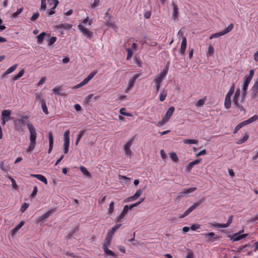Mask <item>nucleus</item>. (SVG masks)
Returning a JSON list of instances; mask_svg holds the SVG:
<instances>
[{
    "label": "nucleus",
    "mask_w": 258,
    "mask_h": 258,
    "mask_svg": "<svg viewBox=\"0 0 258 258\" xmlns=\"http://www.w3.org/2000/svg\"><path fill=\"white\" fill-rule=\"evenodd\" d=\"M249 138V134L248 133H246L243 137L239 140L237 142V144H241L242 143H243L244 142H245Z\"/></svg>",
    "instance_id": "obj_37"
},
{
    "label": "nucleus",
    "mask_w": 258,
    "mask_h": 258,
    "mask_svg": "<svg viewBox=\"0 0 258 258\" xmlns=\"http://www.w3.org/2000/svg\"><path fill=\"white\" fill-rule=\"evenodd\" d=\"M56 41V37L53 36L51 37L48 40V43L49 45H52Z\"/></svg>",
    "instance_id": "obj_56"
},
{
    "label": "nucleus",
    "mask_w": 258,
    "mask_h": 258,
    "mask_svg": "<svg viewBox=\"0 0 258 258\" xmlns=\"http://www.w3.org/2000/svg\"><path fill=\"white\" fill-rule=\"evenodd\" d=\"M143 191H144V189H138L133 196L128 198L127 202L134 201L136 200L143 194Z\"/></svg>",
    "instance_id": "obj_16"
},
{
    "label": "nucleus",
    "mask_w": 258,
    "mask_h": 258,
    "mask_svg": "<svg viewBox=\"0 0 258 258\" xmlns=\"http://www.w3.org/2000/svg\"><path fill=\"white\" fill-rule=\"evenodd\" d=\"M121 226V224H116L115 225L112 227V228L110 230L108 233L111 236H113L116 231Z\"/></svg>",
    "instance_id": "obj_30"
},
{
    "label": "nucleus",
    "mask_w": 258,
    "mask_h": 258,
    "mask_svg": "<svg viewBox=\"0 0 258 258\" xmlns=\"http://www.w3.org/2000/svg\"><path fill=\"white\" fill-rule=\"evenodd\" d=\"M234 91L235 84H233L227 93L224 99V107L227 109L230 108L231 107V96L233 94Z\"/></svg>",
    "instance_id": "obj_4"
},
{
    "label": "nucleus",
    "mask_w": 258,
    "mask_h": 258,
    "mask_svg": "<svg viewBox=\"0 0 258 258\" xmlns=\"http://www.w3.org/2000/svg\"><path fill=\"white\" fill-rule=\"evenodd\" d=\"M200 225L198 224H193L191 225V227H190V229L192 230H197V229H199L200 228Z\"/></svg>",
    "instance_id": "obj_59"
},
{
    "label": "nucleus",
    "mask_w": 258,
    "mask_h": 258,
    "mask_svg": "<svg viewBox=\"0 0 258 258\" xmlns=\"http://www.w3.org/2000/svg\"><path fill=\"white\" fill-rule=\"evenodd\" d=\"M167 92L166 90H165V89L162 90L160 94V101L161 102L163 101L165 99L167 96Z\"/></svg>",
    "instance_id": "obj_34"
},
{
    "label": "nucleus",
    "mask_w": 258,
    "mask_h": 258,
    "mask_svg": "<svg viewBox=\"0 0 258 258\" xmlns=\"http://www.w3.org/2000/svg\"><path fill=\"white\" fill-rule=\"evenodd\" d=\"M18 65L17 64H14L9 68L4 73V75H7L13 73L17 68Z\"/></svg>",
    "instance_id": "obj_33"
},
{
    "label": "nucleus",
    "mask_w": 258,
    "mask_h": 258,
    "mask_svg": "<svg viewBox=\"0 0 258 258\" xmlns=\"http://www.w3.org/2000/svg\"><path fill=\"white\" fill-rule=\"evenodd\" d=\"M139 74H135L129 80L125 92L128 93L135 85L137 79L139 77Z\"/></svg>",
    "instance_id": "obj_11"
},
{
    "label": "nucleus",
    "mask_w": 258,
    "mask_h": 258,
    "mask_svg": "<svg viewBox=\"0 0 258 258\" xmlns=\"http://www.w3.org/2000/svg\"><path fill=\"white\" fill-rule=\"evenodd\" d=\"M25 222L24 221H21L18 225H17L15 228L11 230L10 233L13 236H14L18 231L24 225Z\"/></svg>",
    "instance_id": "obj_23"
},
{
    "label": "nucleus",
    "mask_w": 258,
    "mask_h": 258,
    "mask_svg": "<svg viewBox=\"0 0 258 258\" xmlns=\"http://www.w3.org/2000/svg\"><path fill=\"white\" fill-rule=\"evenodd\" d=\"M246 96V95L241 93L239 88H237L232 98L233 105L236 108H238L241 111H245L243 104L245 102Z\"/></svg>",
    "instance_id": "obj_2"
},
{
    "label": "nucleus",
    "mask_w": 258,
    "mask_h": 258,
    "mask_svg": "<svg viewBox=\"0 0 258 258\" xmlns=\"http://www.w3.org/2000/svg\"><path fill=\"white\" fill-rule=\"evenodd\" d=\"M206 154V151L205 149H204L202 151H201L200 152H199L198 153H197L196 156L197 157H199V156H202V155H204Z\"/></svg>",
    "instance_id": "obj_64"
},
{
    "label": "nucleus",
    "mask_w": 258,
    "mask_h": 258,
    "mask_svg": "<svg viewBox=\"0 0 258 258\" xmlns=\"http://www.w3.org/2000/svg\"><path fill=\"white\" fill-rule=\"evenodd\" d=\"M126 109L125 108H121L119 110V113L125 116H132V114L130 113H127L125 112Z\"/></svg>",
    "instance_id": "obj_44"
},
{
    "label": "nucleus",
    "mask_w": 258,
    "mask_h": 258,
    "mask_svg": "<svg viewBox=\"0 0 258 258\" xmlns=\"http://www.w3.org/2000/svg\"><path fill=\"white\" fill-rule=\"evenodd\" d=\"M80 169L81 172H82V173L84 175H85V176H86L88 177H90V174L89 172V171L87 170L86 168H85L84 166H81L80 167Z\"/></svg>",
    "instance_id": "obj_39"
},
{
    "label": "nucleus",
    "mask_w": 258,
    "mask_h": 258,
    "mask_svg": "<svg viewBox=\"0 0 258 258\" xmlns=\"http://www.w3.org/2000/svg\"><path fill=\"white\" fill-rule=\"evenodd\" d=\"M105 25L106 26H107L108 27L112 28L113 30H114L115 31H116L118 29V27L115 25V24L112 21H110V20L108 21H107L105 22Z\"/></svg>",
    "instance_id": "obj_28"
},
{
    "label": "nucleus",
    "mask_w": 258,
    "mask_h": 258,
    "mask_svg": "<svg viewBox=\"0 0 258 258\" xmlns=\"http://www.w3.org/2000/svg\"><path fill=\"white\" fill-rule=\"evenodd\" d=\"M51 213V211H49L43 214V215H41L40 216L37 217L36 219V222L39 223V222L42 221L43 220H44V219L48 218L49 217V216L50 215Z\"/></svg>",
    "instance_id": "obj_26"
},
{
    "label": "nucleus",
    "mask_w": 258,
    "mask_h": 258,
    "mask_svg": "<svg viewBox=\"0 0 258 258\" xmlns=\"http://www.w3.org/2000/svg\"><path fill=\"white\" fill-rule=\"evenodd\" d=\"M49 140V149L48 153L50 154L52 150L53 147V136L51 132H49L47 134Z\"/></svg>",
    "instance_id": "obj_18"
},
{
    "label": "nucleus",
    "mask_w": 258,
    "mask_h": 258,
    "mask_svg": "<svg viewBox=\"0 0 258 258\" xmlns=\"http://www.w3.org/2000/svg\"><path fill=\"white\" fill-rule=\"evenodd\" d=\"M23 10V8L18 9L15 13H14L12 14V18H17L19 16V15L22 12Z\"/></svg>",
    "instance_id": "obj_42"
},
{
    "label": "nucleus",
    "mask_w": 258,
    "mask_h": 258,
    "mask_svg": "<svg viewBox=\"0 0 258 258\" xmlns=\"http://www.w3.org/2000/svg\"><path fill=\"white\" fill-rule=\"evenodd\" d=\"M172 5L173 7L172 18L176 21L178 19V8L173 2H172Z\"/></svg>",
    "instance_id": "obj_17"
},
{
    "label": "nucleus",
    "mask_w": 258,
    "mask_h": 258,
    "mask_svg": "<svg viewBox=\"0 0 258 258\" xmlns=\"http://www.w3.org/2000/svg\"><path fill=\"white\" fill-rule=\"evenodd\" d=\"M174 110L175 108L173 106L170 107L166 111V114L163 117L162 120L158 122V125L159 126H161L163 125L165 123L167 122L172 116Z\"/></svg>",
    "instance_id": "obj_6"
},
{
    "label": "nucleus",
    "mask_w": 258,
    "mask_h": 258,
    "mask_svg": "<svg viewBox=\"0 0 258 258\" xmlns=\"http://www.w3.org/2000/svg\"><path fill=\"white\" fill-rule=\"evenodd\" d=\"M99 3H100V0H94V2L93 3V4L91 5V7L92 8L95 9L96 8H97L98 6Z\"/></svg>",
    "instance_id": "obj_61"
},
{
    "label": "nucleus",
    "mask_w": 258,
    "mask_h": 258,
    "mask_svg": "<svg viewBox=\"0 0 258 258\" xmlns=\"http://www.w3.org/2000/svg\"><path fill=\"white\" fill-rule=\"evenodd\" d=\"M206 237L209 239H213L214 241L217 240L218 238L215 237V234L214 232H210L208 233L203 234Z\"/></svg>",
    "instance_id": "obj_35"
},
{
    "label": "nucleus",
    "mask_w": 258,
    "mask_h": 258,
    "mask_svg": "<svg viewBox=\"0 0 258 258\" xmlns=\"http://www.w3.org/2000/svg\"><path fill=\"white\" fill-rule=\"evenodd\" d=\"M93 23V19L87 17L82 20L78 26V28L82 34L88 39L91 38L93 36V32L88 28Z\"/></svg>",
    "instance_id": "obj_1"
},
{
    "label": "nucleus",
    "mask_w": 258,
    "mask_h": 258,
    "mask_svg": "<svg viewBox=\"0 0 258 258\" xmlns=\"http://www.w3.org/2000/svg\"><path fill=\"white\" fill-rule=\"evenodd\" d=\"M250 81L243 80V84L242 85L241 93L246 95L247 90Z\"/></svg>",
    "instance_id": "obj_24"
},
{
    "label": "nucleus",
    "mask_w": 258,
    "mask_h": 258,
    "mask_svg": "<svg viewBox=\"0 0 258 258\" xmlns=\"http://www.w3.org/2000/svg\"><path fill=\"white\" fill-rule=\"evenodd\" d=\"M233 27H234V25L233 24H229L228 26V27L224 30L211 35L210 37V39H212L214 38H217L220 36H221L226 34L227 33L230 32L233 29Z\"/></svg>",
    "instance_id": "obj_8"
},
{
    "label": "nucleus",
    "mask_w": 258,
    "mask_h": 258,
    "mask_svg": "<svg viewBox=\"0 0 258 258\" xmlns=\"http://www.w3.org/2000/svg\"><path fill=\"white\" fill-rule=\"evenodd\" d=\"M27 125L30 133V143L26 151L27 152L31 153L34 150L36 145L37 133L35 128L31 123L28 122Z\"/></svg>",
    "instance_id": "obj_3"
},
{
    "label": "nucleus",
    "mask_w": 258,
    "mask_h": 258,
    "mask_svg": "<svg viewBox=\"0 0 258 258\" xmlns=\"http://www.w3.org/2000/svg\"><path fill=\"white\" fill-rule=\"evenodd\" d=\"M232 219H233V216L231 215L229 217L227 223H225V224H223V226H224V228L228 227L231 224V223H232Z\"/></svg>",
    "instance_id": "obj_52"
},
{
    "label": "nucleus",
    "mask_w": 258,
    "mask_h": 258,
    "mask_svg": "<svg viewBox=\"0 0 258 258\" xmlns=\"http://www.w3.org/2000/svg\"><path fill=\"white\" fill-rule=\"evenodd\" d=\"M84 135V132L83 131H80L79 133V135H78L77 136V138L76 139V142H75V144H76V145H78L79 142L80 141L82 137H83V136Z\"/></svg>",
    "instance_id": "obj_48"
},
{
    "label": "nucleus",
    "mask_w": 258,
    "mask_h": 258,
    "mask_svg": "<svg viewBox=\"0 0 258 258\" xmlns=\"http://www.w3.org/2000/svg\"><path fill=\"white\" fill-rule=\"evenodd\" d=\"M47 1L50 5H53V7H52L53 10H55L59 3L57 0H47Z\"/></svg>",
    "instance_id": "obj_43"
},
{
    "label": "nucleus",
    "mask_w": 258,
    "mask_h": 258,
    "mask_svg": "<svg viewBox=\"0 0 258 258\" xmlns=\"http://www.w3.org/2000/svg\"><path fill=\"white\" fill-rule=\"evenodd\" d=\"M70 130H67L64 133L63 152L67 154L69 152L70 146Z\"/></svg>",
    "instance_id": "obj_9"
},
{
    "label": "nucleus",
    "mask_w": 258,
    "mask_h": 258,
    "mask_svg": "<svg viewBox=\"0 0 258 258\" xmlns=\"http://www.w3.org/2000/svg\"><path fill=\"white\" fill-rule=\"evenodd\" d=\"M12 111L9 109L3 110L2 112V124L5 125L7 121L11 119Z\"/></svg>",
    "instance_id": "obj_10"
},
{
    "label": "nucleus",
    "mask_w": 258,
    "mask_h": 258,
    "mask_svg": "<svg viewBox=\"0 0 258 258\" xmlns=\"http://www.w3.org/2000/svg\"><path fill=\"white\" fill-rule=\"evenodd\" d=\"M39 17V14L38 12H36L33 14L32 16L31 17L30 19L31 20L34 21L36 20H37L38 17Z\"/></svg>",
    "instance_id": "obj_58"
},
{
    "label": "nucleus",
    "mask_w": 258,
    "mask_h": 258,
    "mask_svg": "<svg viewBox=\"0 0 258 258\" xmlns=\"http://www.w3.org/2000/svg\"><path fill=\"white\" fill-rule=\"evenodd\" d=\"M252 91H258V78L256 80L251 88Z\"/></svg>",
    "instance_id": "obj_57"
},
{
    "label": "nucleus",
    "mask_w": 258,
    "mask_h": 258,
    "mask_svg": "<svg viewBox=\"0 0 258 258\" xmlns=\"http://www.w3.org/2000/svg\"><path fill=\"white\" fill-rule=\"evenodd\" d=\"M9 179H10L11 181L12 182V186L14 189H18V185L16 183L15 180L12 177H10Z\"/></svg>",
    "instance_id": "obj_49"
},
{
    "label": "nucleus",
    "mask_w": 258,
    "mask_h": 258,
    "mask_svg": "<svg viewBox=\"0 0 258 258\" xmlns=\"http://www.w3.org/2000/svg\"><path fill=\"white\" fill-rule=\"evenodd\" d=\"M46 35V33L43 32L41 33L39 35L37 36V43L40 44L42 43L45 36Z\"/></svg>",
    "instance_id": "obj_31"
},
{
    "label": "nucleus",
    "mask_w": 258,
    "mask_h": 258,
    "mask_svg": "<svg viewBox=\"0 0 258 258\" xmlns=\"http://www.w3.org/2000/svg\"><path fill=\"white\" fill-rule=\"evenodd\" d=\"M130 209L129 206L125 205L124 206L122 211L119 215H118L116 218L117 221H120L122 218H123L125 215L127 214L128 210Z\"/></svg>",
    "instance_id": "obj_19"
},
{
    "label": "nucleus",
    "mask_w": 258,
    "mask_h": 258,
    "mask_svg": "<svg viewBox=\"0 0 258 258\" xmlns=\"http://www.w3.org/2000/svg\"><path fill=\"white\" fill-rule=\"evenodd\" d=\"M199 205V203H195L192 206L189 207L187 210H186L184 213L179 216V218L181 219L185 217L188 214H189L194 210H195Z\"/></svg>",
    "instance_id": "obj_15"
},
{
    "label": "nucleus",
    "mask_w": 258,
    "mask_h": 258,
    "mask_svg": "<svg viewBox=\"0 0 258 258\" xmlns=\"http://www.w3.org/2000/svg\"><path fill=\"white\" fill-rule=\"evenodd\" d=\"M61 91V87L59 86H56L54 87L53 90V93L55 95H59Z\"/></svg>",
    "instance_id": "obj_51"
},
{
    "label": "nucleus",
    "mask_w": 258,
    "mask_h": 258,
    "mask_svg": "<svg viewBox=\"0 0 258 258\" xmlns=\"http://www.w3.org/2000/svg\"><path fill=\"white\" fill-rule=\"evenodd\" d=\"M97 71H94L91 72L87 77L90 81L94 77V76L97 73Z\"/></svg>",
    "instance_id": "obj_60"
},
{
    "label": "nucleus",
    "mask_w": 258,
    "mask_h": 258,
    "mask_svg": "<svg viewBox=\"0 0 258 258\" xmlns=\"http://www.w3.org/2000/svg\"><path fill=\"white\" fill-rule=\"evenodd\" d=\"M133 139H130L125 143L123 147L124 154L126 157L129 158H131L132 155V152L130 148L133 144Z\"/></svg>",
    "instance_id": "obj_12"
},
{
    "label": "nucleus",
    "mask_w": 258,
    "mask_h": 258,
    "mask_svg": "<svg viewBox=\"0 0 258 258\" xmlns=\"http://www.w3.org/2000/svg\"><path fill=\"white\" fill-rule=\"evenodd\" d=\"M197 189L196 187H191L188 188H184L182 191L179 193V197H184L186 195H188L192 192Z\"/></svg>",
    "instance_id": "obj_20"
},
{
    "label": "nucleus",
    "mask_w": 258,
    "mask_h": 258,
    "mask_svg": "<svg viewBox=\"0 0 258 258\" xmlns=\"http://www.w3.org/2000/svg\"><path fill=\"white\" fill-rule=\"evenodd\" d=\"M126 51L127 52V55L126 57L127 60H130L133 56V52L131 48H127Z\"/></svg>",
    "instance_id": "obj_54"
},
{
    "label": "nucleus",
    "mask_w": 258,
    "mask_h": 258,
    "mask_svg": "<svg viewBox=\"0 0 258 258\" xmlns=\"http://www.w3.org/2000/svg\"><path fill=\"white\" fill-rule=\"evenodd\" d=\"M183 143L185 144L192 145L195 144L197 145L198 144V141L195 139H185L183 140Z\"/></svg>",
    "instance_id": "obj_32"
},
{
    "label": "nucleus",
    "mask_w": 258,
    "mask_h": 258,
    "mask_svg": "<svg viewBox=\"0 0 258 258\" xmlns=\"http://www.w3.org/2000/svg\"><path fill=\"white\" fill-rule=\"evenodd\" d=\"M214 53V48L212 46L210 45L208 47V50L207 52V55L208 57H210L213 55Z\"/></svg>",
    "instance_id": "obj_47"
},
{
    "label": "nucleus",
    "mask_w": 258,
    "mask_h": 258,
    "mask_svg": "<svg viewBox=\"0 0 258 258\" xmlns=\"http://www.w3.org/2000/svg\"><path fill=\"white\" fill-rule=\"evenodd\" d=\"M30 176L31 177H35L37 179H38L39 180L42 181L45 184H47V180L46 178V177L41 175V174H31Z\"/></svg>",
    "instance_id": "obj_25"
},
{
    "label": "nucleus",
    "mask_w": 258,
    "mask_h": 258,
    "mask_svg": "<svg viewBox=\"0 0 258 258\" xmlns=\"http://www.w3.org/2000/svg\"><path fill=\"white\" fill-rule=\"evenodd\" d=\"M28 118L27 116H22L21 118H18L14 121L15 130L19 132H22L26 124V120Z\"/></svg>",
    "instance_id": "obj_5"
},
{
    "label": "nucleus",
    "mask_w": 258,
    "mask_h": 258,
    "mask_svg": "<svg viewBox=\"0 0 258 258\" xmlns=\"http://www.w3.org/2000/svg\"><path fill=\"white\" fill-rule=\"evenodd\" d=\"M46 9V0H41V6L40 8V10L41 11H45Z\"/></svg>",
    "instance_id": "obj_46"
},
{
    "label": "nucleus",
    "mask_w": 258,
    "mask_h": 258,
    "mask_svg": "<svg viewBox=\"0 0 258 258\" xmlns=\"http://www.w3.org/2000/svg\"><path fill=\"white\" fill-rule=\"evenodd\" d=\"M103 248L105 252V253L109 256H111L113 257L116 258L117 257V255L113 252L111 250L109 249L107 247V246H106L105 245H103Z\"/></svg>",
    "instance_id": "obj_27"
},
{
    "label": "nucleus",
    "mask_w": 258,
    "mask_h": 258,
    "mask_svg": "<svg viewBox=\"0 0 258 258\" xmlns=\"http://www.w3.org/2000/svg\"><path fill=\"white\" fill-rule=\"evenodd\" d=\"M186 48V39L185 37H183L182 38L181 46L179 50V53L183 54L185 52Z\"/></svg>",
    "instance_id": "obj_22"
},
{
    "label": "nucleus",
    "mask_w": 258,
    "mask_h": 258,
    "mask_svg": "<svg viewBox=\"0 0 258 258\" xmlns=\"http://www.w3.org/2000/svg\"><path fill=\"white\" fill-rule=\"evenodd\" d=\"M170 157L174 162H177L178 161V157L177 156V155L174 152H172L170 154Z\"/></svg>",
    "instance_id": "obj_50"
},
{
    "label": "nucleus",
    "mask_w": 258,
    "mask_h": 258,
    "mask_svg": "<svg viewBox=\"0 0 258 258\" xmlns=\"http://www.w3.org/2000/svg\"><path fill=\"white\" fill-rule=\"evenodd\" d=\"M41 106L43 112L45 114H47L48 113V112L46 106V102L44 99L42 100V102L41 103Z\"/></svg>",
    "instance_id": "obj_36"
},
{
    "label": "nucleus",
    "mask_w": 258,
    "mask_h": 258,
    "mask_svg": "<svg viewBox=\"0 0 258 258\" xmlns=\"http://www.w3.org/2000/svg\"><path fill=\"white\" fill-rule=\"evenodd\" d=\"M243 230L240 231L239 232L234 234L233 235L229 236L231 240L233 241H237L240 240L246 237L247 234H242Z\"/></svg>",
    "instance_id": "obj_13"
},
{
    "label": "nucleus",
    "mask_w": 258,
    "mask_h": 258,
    "mask_svg": "<svg viewBox=\"0 0 258 258\" xmlns=\"http://www.w3.org/2000/svg\"><path fill=\"white\" fill-rule=\"evenodd\" d=\"M253 75H254V71L253 70H251L249 71V75L248 76H245L244 77L243 80H247L248 81H251V80L253 76Z\"/></svg>",
    "instance_id": "obj_41"
},
{
    "label": "nucleus",
    "mask_w": 258,
    "mask_h": 258,
    "mask_svg": "<svg viewBox=\"0 0 258 258\" xmlns=\"http://www.w3.org/2000/svg\"><path fill=\"white\" fill-rule=\"evenodd\" d=\"M73 27L72 24L69 23H62L59 25L55 26V28L57 29H64V30H70Z\"/></svg>",
    "instance_id": "obj_21"
},
{
    "label": "nucleus",
    "mask_w": 258,
    "mask_h": 258,
    "mask_svg": "<svg viewBox=\"0 0 258 258\" xmlns=\"http://www.w3.org/2000/svg\"><path fill=\"white\" fill-rule=\"evenodd\" d=\"M114 202H111L110 204H109V209L108 210V213L109 214H111L113 211H114Z\"/></svg>",
    "instance_id": "obj_53"
},
{
    "label": "nucleus",
    "mask_w": 258,
    "mask_h": 258,
    "mask_svg": "<svg viewBox=\"0 0 258 258\" xmlns=\"http://www.w3.org/2000/svg\"><path fill=\"white\" fill-rule=\"evenodd\" d=\"M113 237V236L107 233L103 245H105L106 246L109 245L112 241Z\"/></svg>",
    "instance_id": "obj_29"
},
{
    "label": "nucleus",
    "mask_w": 258,
    "mask_h": 258,
    "mask_svg": "<svg viewBox=\"0 0 258 258\" xmlns=\"http://www.w3.org/2000/svg\"><path fill=\"white\" fill-rule=\"evenodd\" d=\"M42 99H44L42 98V94L41 93H37L36 94V100H40V101L41 103Z\"/></svg>",
    "instance_id": "obj_62"
},
{
    "label": "nucleus",
    "mask_w": 258,
    "mask_h": 258,
    "mask_svg": "<svg viewBox=\"0 0 258 258\" xmlns=\"http://www.w3.org/2000/svg\"><path fill=\"white\" fill-rule=\"evenodd\" d=\"M45 80H46L45 77H42L38 83V86H41L45 82Z\"/></svg>",
    "instance_id": "obj_63"
},
{
    "label": "nucleus",
    "mask_w": 258,
    "mask_h": 258,
    "mask_svg": "<svg viewBox=\"0 0 258 258\" xmlns=\"http://www.w3.org/2000/svg\"><path fill=\"white\" fill-rule=\"evenodd\" d=\"M211 226L212 227L217 228H224L223 224H219L216 222H213L210 223Z\"/></svg>",
    "instance_id": "obj_40"
},
{
    "label": "nucleus",
    "mask_w": 258,
    "mask_h": 258,
    "mask_svg": "<svg viewBox=\"0 0 258 258\" xmlns=\"http://www.w3.org/2000/svg\"><path fill=\"white\" fill-rule=\"evenodd\" d=\"M206 101V97L202 98L198 101V102L196 104V106L197 107H202L204 105Z\"/></svg>",
    "instance_id": "obj_38"
},
{
    "label": "nucleus",
    "mask_w": 258,
    "mask_h": 258,
    "mask_svg": "<svg viewBox=\"0 0 258 258\" xmlns=\"http://www.w3.org/2000/svg\"><path fill=\"white\" fill-rule=\"evenodd\" d=\"M24 74V70L22 69L21 71H20V72L16 75L13 76V79L14 80L16 81L18 80L19 78L21 77Z\"/></svg>",
    "instance_id": "obj_45"
},
{
    "label": "nucleus",
    "mask_w": 258,
    "mask_h": 258,
    "mask_svg": "<svg viewBox=\"0 0 258 258\" xmlns=\"http://www.w3.org/2000/svg\"><path fill=\"white\" fill-rule=\"evenodd\" d=\"M199 205V203H195L192 206L189 207L187 210H186L184 213L179 216V218L181 219L185 217L188 214H189L194 210H195Z\"/></svg>",
    "instance_id": "obj_14"
},
{
    "label": "nucleus",
    "mask_w": 258,
    "mask_h": 258,
    "mask_svg": "<svg viewBox=\"0 0 258 258\" xmlns=\"http://www.w3.org/2000/svg\"><path fill=\"white\" fill-rule=\"evenodd\" d=\"M169 70V67L168 65L166 66L165 69L161 71L160 73L157 75L154 80L155 84L161 85L163 80L165 78Z\"/></svg>",
    "instance_id": "obj_7"
},
{
    "label": "nucleus",
    "mask_w": 258,
    "mask_h": 258,
    "mask_svg": "<svg viewBox=\"0 0 258 258\" xmlns=\"http://www.w3.org/2000/svg\"><path fill=\"white\" fill-rule=\"evenodd\" d=\"M29 205L28 203H24L20 208V211L22 213L24 212L28 208Z\"/></svg>",
    "instance_id": "obj_55"
}]
</instances>
